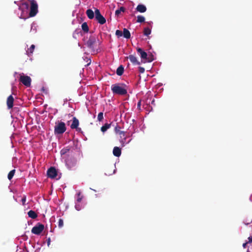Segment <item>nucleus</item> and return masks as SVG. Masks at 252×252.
<instances>
[{
  "instance_id": "f257e3e1",
  "label": "nucleus",
  "mask_w": 252,
  "mask_h": 252,
  "mask_svg": "<svg viewBox=\"0 0 252 252\" xmlns=\"http://www.w3.org/2000/svg\"><path fill=\"white\" fill-rule=\"evenodd\" d=\"M126 86L123 83L115 84L111 86V90L113 94L120 95H125L127 91Z\"/></svg>"
},
{
  "instance_id": "f03ea898",
  "label": "nucleus",
  "mask_w": 252,
  "mask_h": 252,
  "mask_svg": "<svg viewBox=\"0 0 252 252\" xmlns=\"http://www.w3.org/2000/svg\"><path fill=\"white\" fill-rule=\"evenodd\" d=\"M85 45L92 52L95 53L97 45V38L94 35H91Z\"/></svg>"
},
{
  "instance_id": "7ed1b4c3",
  "label": "nucleus",
  "mask_w": 252,
  "mask_h": 252,
  "mask_svg": "<svg viewBox=\"0 0 252 252\" xmlns=\"http://www.w3.org/2000/svg\"><path fill=\"white\" fill-rule=\"evenodd\" d=\"M66 130L65 124L63 122H58L56 123L54 127V133L55 134H62Z\"/></svg>"
},
{
  "instance_id": "20e7f679",
  "label": "nucleus",
  "mask_w": 252,
  "mask_h": 252,
  "mask_svg": "<svg viewBox=\"0 0 252 252\" xmlns=\"http://www.w3.org/2000/svg\"><path fill=\"white\" fill-rule=\"evenodd\" d=\"M66 165L69 168L74 166L77 163V159L73 156V153L68 154L66 157H64Z\"/></svg>"
},
{
  "instance_id": "39448f33",
  "label": "nucleus",
  "mask_w": 252,
  "mask_h": 252,
  "mask_svg": "<svg viewBox=\"0 0 252 252\" xmlns=\"http://www.w3.org/2000/svg\"><path fill=\"white\" fill-rule=\"evenodd\" d=\"M30 10L29 16L31 17L35 16L38 12V4L35 0H30Z\"/></svg>"
},
{
  "instance_id": "423d86ee",
  "label": "nucleus",
  "mask_w": 252,
  "mask_h": 252,
  "mask_svg": "<svg viewBox=\"0 0 252 252\" xmlns=\"http://www.w3.org/2000/svg\"><path fill=\"white\" fill-rule=\"evenodd\" d=\"M137 51L140 54L142 59L147 60L148 62H151L154 60L153 56H149L148 58L147 53L143 51L141 48H138L137 49Z\"/></svg>"
},
{
  "instance_id": "0eeeda50",
  "label": "nucleus",
  "mask_w": 252,
  "mask_h": 252,
  "mask_svg": "<svg viewBox=\"0 0 252 252\" xmlns=\"http://www.w3.org/2000/svg\"><path fill=\"white\" fill-rule=\"evenodd\" d=\"M44 225L40 223H37L32 229V233L36 234L39 235L44 230Z\"/></svg>"
},
{
  "instance_id": "6e6552de",
  "label": "nucleus",
  "mask_w": 252,
  "mask_h": 252,
  "mask_svg": "<svg viewBox=\"0 0 252 252\" xmlns=\"http://www.w3.org/2000/svg\"><path fill=\"white\" fill-rule=\"evenodd\" d=\"M95 19L98 23L103 25L106 23L105 18L101 14L99 10L95 9Z\"/></svg>"
},
{
  "instance_id": "1a4fd4ad",
  "label": "nucleus",
  "mask_w": 252,
  "mask_h": 252,
  "mask_svg": "<svg viewBox=\"0 0 252 252\" xmlns=\"http://www.w3.org/2000/svg\"><path fill=\"white\" fill-rule=\"evenodd\" d=\"M19 80L26 87H30L31 86L32 80L28 76L21 75Z\"/></svg>"
},
{
  "instance_id": "9d476101",
  "label": "nucleus",
  "mask_w": 252,
  "mask_h": 252,
  "mask_svg": "<svg viewBox=\"0 0 252 252\" xmlns=\"http://www.w3.org/2000/svg\"><path fill=\"white\" fill-rule=\"evenodd\" d=\"M47 175L49 178L54 179L57 176V171L54 167H51L47 171Z\"/></svg>"
},
{
  "instance_id": "9b49d317",
  "label": "nucleus",
  "mask_w": 252,
  "mask_h": 252,
  "mask_svg": "<svg viewBox=\"0 0 252 252\" xmlns=\"http://www.w3.org/2000/svg\"><path fill=\"white\" fill-rule=\"evenodd\" d=\"M71 148L69 146H67L64 147L61 151V155L62 156L66 157L68 154H70L71 153H72V151L71 150Z\"/></svg>"
},
{
  "instance_id": "f8f14e48",
  "label": "nucleus",
  "mask_w": 252,
  "mask_h": 252,
  "mask_svg": "<svg viewBox=\"0 0 252 252\" xmlns=\"http://www.w3.org/2000/svg\"><path fill=\"white\" fill-rule=\"evenodd\" d=\"M14 98L12 95H10L7 98L6 104L8 109H11L13 106Z\"/></svg>"
},
{
  "instance_id": "ddd939ff",
  "label": "nucleus",
  "mask_w": 252,
  "mask_h": 252,
  "mask_svg": "<svg viewBox=\"0 0 252 252\" xmlns=\"http://www.w3.org/2000/svg\"><path fill=\"white\" fill-rule=\"evenodd\" d=\"M127 58L129 59L131 63L134 65H139L140 64V63L138 62V61L137 59V58L135 55H130Z\"/></svg>"
},
{
  "instance_id": "4468645a",
  "label": "nucleus",
  "mask_w": 252,
  "mask_h": 252,
  "mask_svg": "<svg viewBox=\"0 0 252 252\" xmlns=\"http://www.w3.org/2000/svg\"><path fill=\"white\" fill-rule=\"evenodd\" d=\"M79 124V120L76 118L73 117L72 119V123L70 126V127L71 129H75V128H77Z\"/></svg>"
},
{
  "instance_id": "2eb2a0df",
  "label": "nucleus",
  "mask_w": 252,
  "mask_h": 252,
  "mask_svg": "<svg viewBox=\"0 0 252 252\" xmlns=\"http://www.w3.org/2000/svg\"><path fill=\"white\" fill-rule=\"evenodd\" d=\"M136 9L138 12L144 13L146 11L147 8L144 4H140L137 6Z\"/></svg>"
},
{
  "instance_id": "dca6fc26",
  "label": "nucleus",
  "mask_w": 252,
  "mask_h": 252,
  "mask_svg": "<svg viewBox=\"0 0 252 252\" xmlns=\"http://www.w3.org/2000/svg\"><path fill=\"white\" fill-rule=\"evenodd\" d=\"M113 155L117 157H119L121 155V149L118 147H115L113 150Z\"/></svg>"
},
{
  "instance_id": "f3484780",
  "label": "nucleus",
  "mask_w": 252,
  "mask_h": 252,
  "mask_svg": "<svg viewBox=\"0 0 252 252\" xmlns=\"http://www.w3.org/2000/svg\"><path fill=\"white\" fill-rule=\"evenodd\" d=\"M94 11L91 9H88L86 11V15L90 19H93L94 17Z\"/></svg>"
},
{
  "instance_id": "a211bd4d",
  "label": "nucleus",
  "mask_w": 252,
  "mask_h": 252,
  "mask_svg": "<svg viewBox=\"0 0 252 252\" xmlns=\"http://www.w3.org/2000/svg\"><path fill=\"white\" fill-rule=\"evenodd\" d=\"M29 7V3L27 2H24L22 3L21 5L19 6V9L23 11L24 9H28Z\"/></svg>"
},
{
  "instance_id": "6ab92c4d",
  "label": "nucleus",
  "mask_w": 252,
  "mask_h": 252,
  "mask_svg": "<svg viewBox=\"0 0 252 252\" xmlns=\"http://www.w3.org/2000/svg\"><path fill=\"white\" fill-rule=\"evenodd\" d=\"M123 35L125 38L126 39H129L130 38V33L129 31L126 28L123 29Z\"/></svg>"
},
{
  "instance_id": "aec40b11",
  "label": "nucleus",
  "mask_w": 252,
  "mask_h": 252,
  "mask_svg": "<svg viewBox=\"0 0 252 252\" xmlns=\"http://www.w3.org/2000/svg\"><path fill=\"white\" fill-rule=\"evenodd\" d=\"M28 215L29 217L32 219H35L37 217V214L34 211L32 210L29 211L28 213Z\"/></svg>"
},
{
  "instance_id": "412c9836",
  "label": "nucleus",
  "mask_w": 252,
  "mask_h": 252,
  "mask_svg": "<svg viewBox=\"0 0 252 252\" xmlns=\"http://www.w3.org/2000/svg\"><path fill=\"white\" fill-rule=\"evenodd\" d=\"M124 71V68L122 65H120L117 69L116 73L119 76H121Z\"/></svg>"
},
{
  "instance_id": "4be33fe9",
  "label": "nucleus",
  "mask_w": 252,
  "mask_h": 252,
  "mask_svg": "<svg viewBox=\"0 0 252 252\" xmlns=\"http://www.w3.org/2000/svg\"><path fill=\"white\" fill-rule=\"evenodd\" d=\"M125 11L126 8L122 6L119 9H117L115 11V16L118 17L121 14L122 12H124Z\"/></svg>"
},
{
  "instance_id": "5701e85b",
  "label": "nucleus",
  "mask_w": 252,
  "mask_h": 252,
  "mask_svg": "<svg viewBox=\"0 0 252 252\" xmlns=\"http://www.w3.org/2000/svg\"><path fill=\"white\" fill-rule=\"evenodd\" d=\"M81 28H82V30L85 32H88L89 31V27L88 26V24L86 22H84L82 25H81Z\"/></svg>"
},
{
  "instance_id": "b1692460",
  "label": "nucleus",
  "mask_w": 252,
  "mask_h": 252,
  "mask_svg": "<svg viewBox=\"0 0 252 252\" xmlns=\"http://www.w3.org/2000/svg\"><path fill=\"white\" fill-rule=\"evenodd\" d=\"M34 48H35V46H34V45L32 44L31 46V47L29 48L28 49V50L27 51V53L28 55V56H30L32 54V53L34 50Z\"/></svg>"
},
{
  "instance_id": "393cba45",
  "label": "nucleus",
  "mask_w": 252,
  "mask_h": 252,
  "mask_svg": "<svg viewBox=\"0 0 252 252\" xmlns=\"http://www.w3.org/2000/svg\"><path fill=\"white\" fill-rule=\"evenodd\" d=\"M111 126L110 124H105L104 125H103L101 127V130L102 132H105L109 128H110Z\"/></svg>"
},
{
  "instance_id": "a878e982",
  "label": "nucleus",
  "mask_w": 252,
  "mask_h": 252,
  "mask_svg": "<svg viewBox=\"0 0 252 252\" xmlns=\"http://www.w3.org/2000/svg\"><path fill=\"white\" fill-rule=\"evenodd\" d=\"M151 33V30L148 27L145 28L143 31V33L146 36H148Z\"/></svg>"
},
{
  "instance_id": "bb28decb",
  "label": "nucleus",
  "mask_w": 252,
  "mask_h": 252,
  "mask_svg": "<svg viewBox=\"0 0 252 252\" xmlns=\"http://www.w3.org/2000/svg\"><path fill=\"white\" fill-rule=\"evenodd\" d=\"M15 171H16L15 170L13 169L9 172L8 176H7V178L9 180H11L12 179V178L13 177V176L15 174Z\"/></svg>"
},
{
  "instance_id": "cd10ccee",
  "label": "nucleus",
  "mask_w": 252,
  "mask_h": 252,
  "mask_svg": "<svg viewBox=\"0 0 252 252\" xmlns=\"http://www.w3.org/2000/svg\"><path fill=\"white\" fill-rule=\"evenodd\" d=\"M137 18V19L136 22L137 23H141L145 22V18L143 16L138 15Z\"/></svg>"
},
{
  "instance_id": "c85d7f7f",
  "label": "nucleus",
  "mask_w": 252,
  "mask_h": 252,
  "mask_svg": "<svg viewBox=\"0 0 252 252\" xmlns=\"http://www.w3.org/2000/svg\"><path fill=\"white\" fill-rule=\"evenodd\" d=\"M83 198V196L81 194V193L80 192H79L77 193V201L78 202H80L81 201Z\"/></svg>"
},
{
  "instance_id": "c756f323",
  "label": "nucleus",
  "mask_w": 252,
  "mask_h": 252,
  "mask_svg": "<svg viewBox=\"0 0 252 252\" xmlns=\"http://www.w3.org/2000/svg\"><path fill=\"white\" fill-rule=\"evenodd\" d=\"M103 119V112H100L98 113L97 116V120L98 121L101 122Z\"/></svg>"
},
{
  "instance_id": "7c9ffc66",
  "label": "nucleus",
  "mask_w": 252,
  "mask_h": 252,
  "mask_svg": "<svg viewBox=\"0 0 252 252\" xmlns=\"http://www.w3.org/2000/svg\"><path fill=\"white\" fill-rule=\"evenodd\" d=\"M63 226V221L62 219H60L58 221V227L62 228Z\"/></svg>"
},
{
  "instance_id": "2f4dec72",
  "label": "nucleus",
  "mask_w": 252,
  "mask_h": 252,
  "mask_svg": "<svg viewBox=\"0 0 252 252\" xmlns=\"http://www.w3.org/2000/svg\"><path fill=\"white\" fill-rule=\"evenodd\" d=\"M116 35L118 37H121L123 35V32L120 30H116L115 32Z\"/></svg>"
},
{
  "instance_id": "473e14b6",
  "label": "nucleus",
  "mask_w": 252,
  "mask_h": 252,
  "mask_svg": "<svg viewBox=\"0 0 252 252\" xmlns=\"http://www.w3.org/2000/svg\"><path fill=\"white\" fill-rule=\"evenodd\" d=\"M121 127L118 126V125H117L115 127V132L118 134L121 130Z\"/></svg>"
},
{
  "instance_id": "72a5a7b5",
  "label": "nucleus",
  "mask_w": 252,
  "mask_h": 252,
  "mask_svg": "<svg viewBox=\"0 0 252 252\" xmlns=\"http://www.w3.org/2000/svg\"><path fill=\"white\" fill-rule=\"evenodd\" d=\"M139 68V71L140 73H143L145 71V68L143 67L139 66L138 67Z\"/></svg>"
},
{
  "instance_id": "f704fd0d",
  "label": "nucleus",
  "mask_w": 252,
  "mask_h": 252,
  "mask_svg": "<svg viewBox=\"0 0 252 252\" xmlns=\"http://www.w3.org/2000/svg\"><path fill=\"white\" fill-rule=\"evenodd\" d=\"M118 134H119L121 137H122V135L123 136H124L125 135V132L124 131H121V130H120V131Z\"/></svg>"
},
{
  "instance_id": "c9c22d12",
  "label": "nucleus",
  "mask_w": 252,
  "mask_h": 252,
  "mask_svg": "<svg viewBox=\"0 0 252 252\" xmlns=\"http://www.w3.org/2000/svg\"><path fill=\"white\" fill-rule=\"evenodd\" d=\"M137 108L139 110L141 109V100H139L137 103Z\"/></svg>"
},
{
  "instance_id": "e433bc0d",
  "label": "nucleus",
  "mask_w": 252,
  "mask_h": 252,
  "mask_svg": "<svg viewBox=\"0 0 252 252\" xmlns=\"http://www.w3.org/2000/svg\"><path fill=\"white\" fill-rule=\"evenodd\" d=\"M26 201V196H24L22 199V202L23 205L25 204Z\"/></svg>"
},
{
  "instance_id": "4c0bfd02",
  "label": "nucleus",
  "mask_w": 252,
  "mask_h": 252,
  "mask_svg": "<svg viewBox=\"0 0 252 252\" xmlns=\"http://www.w3.org/2000/svg\"><path fill=\"white\" fill-rule=\"evenodd\" d=\"M248 240H249V243L252 242V236L249 237H248Z\"/></svg>"
},
{
  "instance_id": "58836bf2",
  "label": "nucleus",
  "mask_w": 252,
  "mask_h": 252,
  "mask_svg": "<svg viewBox=\"0 0 252 252\" xmlns=\"http://www.w3.org/2000/svg\"><path fill=\"white\" fill-rule=\"evenodd\" d=\"M75 129H76V131H78V132H80V131H81V128L78 127V126H77V128H75Z\"/></svg>"
},
{
  "instance_id": "ea45409f",
  "label": "nucleus",
  "mask_w": 252,
  "mask_h": 252,
  "mask_svg": "<svg viewBox=\"0 0 252 252\" xmlns=\"http://www.w3.org/2000/svg\"><path fill=\"white\" fill-rule=\"evenodd\" d=\"M247 244V243H245L243 244V246L244 248L246 247Z\"/></svg>"
},
{
  "instance_id": "a19ab883",
  "label": "nucleus",
  "mask_w": 252,
  "mask_h": 252,
  "mask_svg": "<svg viewBox=\"0 0 252 252\" xmlns=\"http://www.w3.org/2000/svg\"><path fill=\"white\" fill-rule=\"evenodd\" d=\"M151 103H152V104L155 105V100H154V99H153V100L152 101Z\"/></svg>"
},
{
  "instance_id": "79ce46f5",
  "label": "nucleus",
  "mask_w": 252,
  "mask_h": 252,
  "mask_svg": "<svg viewBox=\"0 0 252 252\" xmlns=\"http://www.w3.org/2000/svg\"><path fill=\"white\" fill-rule=\"evenodd\" d=\"M50 238L48 239V245H49L50 244Z\"/></svg>"
},
{
  "instance_id": "37998d69",
  "label": "nucleus",
  "mask_w": 252,
  "mask_h": 252,
  "mask_svg": "<svg viewBox=\"0 0 252 252\" xmlns=\"http://www.w3.org/2000/svg\"><path fill=\"white\" fill-rule=\"evenodd\" d=\"M75 208H76V209L77 210H80L79 209L77 208V206H75Z\"/></svg>"
}]
</instances>
